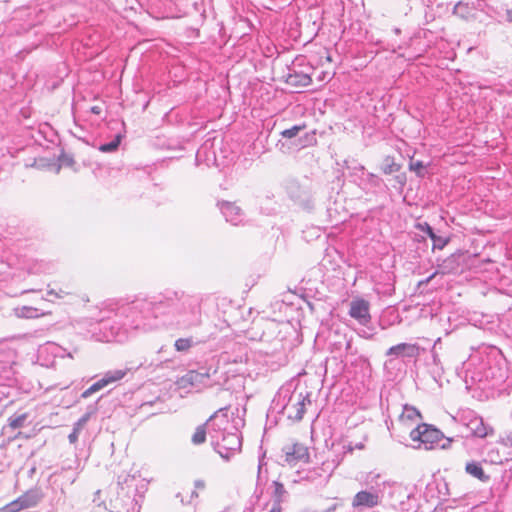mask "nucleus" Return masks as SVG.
I'll use <instances>...</instances> for the list:
<instances>
[{
  "label": "nucleus",
  "mask_w": 512,
  "mask_h": 512,
  "mask_svg": "<svg viewBox=\"0 0 512 512\" xmlns=\"http://www.w3.org/2000/svg\"><path fill=\"white\" fill-rule=\"evenodd\" d=\"M410 438L417 442V448L423 447L426 450L433 449L443 438V434L437 428L422 423L410 432Z\"/></svg>",
  "instance_id": "f257e3e1"
},
{
  "label": "nucleus",
  "mask_w": 512,
  "mask_h": 512,
  "mask_svg": "<svg viewBox=\"0 0 512 512\" xmlns=\"http://www.w3.org/2000/svg\"><path fill=\"white\" fill-rule=\"evenodd\" d=\"M241 448V439L238 433L224 434L221 441L217 442V452L225 459L229 460Z\"/></svg>",
  "instance_id": "f03ea898"
},
{
  "label": "nucleus",
  "mask_w": 512,
  "mask_h": 512,
  "mask_svg": "<svg viewBox=\"0 0 512 512\" xmlns=\"http://www.w3.org/2000/svg\"><path fill=\"white\" fill-rule=\"evenodd\" d=\"M284 462L295 466L298 462H307L309 459L308 448L301 443H293L283 448Z\"/></svg>",
  "instance_id": "7ed1b4c3"
},
{
  "label": "nucleus",
  "mask_w": 512,
  "mask_h": 512,
  "mask_svg": "<svg viewBox=\"0 0 512 512\" xmlns=\"http://www.w3.org/2000/svg\"><path fill=\"white\" fill-rule=\"evenodd\" d=\"M349 315L359 324H368L371 320L369 302L362 298L353 299L350 303Z\"/></svg>",
  "instance_id": "20e7f679"
},
{
  "label": "nucleus",
  "mask_w": 512,
  "mask_h": 512,
  "mask_svg": "<svg viewBox=\"0 0 512 512\" xmlns=\"http://www.w3.org/2000/svg\"><path fill=\"white\" fill-rule=\"evenodd\" d=\"M44 494L41 488L35 487L27 490L25 493L20 495L17 499L13 500L17 504L18 511L30 509L37 506L43 499Z\"/></svg>",
  "instance_id": "39448f33"
},
{
  "label": "nucleus",
  "mask_w": 512,
  "mask_h": 512,
  "mask_svg": "<svg viewBox=\"0 0 512 512\" xmlns=\"http://www.w3.org/2000/svg\"><path fill=\"white\" fill-rule=\"evenodd\" d=\"M306 403L310 404L308 395L300 393L296 397L291 398L290 402L286 406L288 417L296 421L301 420L305 413Z\"/></svg>",
  "instance_id": "423d86ee"
},
{
  "label": "nucleus",
  "mask_w": 512,
  "mask_h": 512,
  "mask_svg": "<svg viewBox=\"0 0 512 512\" xmlns=\"http://www.w3.org/2000/svg\"><path fill=\"white\" fill-rule=\"evenodd\" d=\"M380 502L381 497L379 493L363 490L354 496L352 506L356 509L373 508L379 505Z\"/></svg>",
  "instance_id": "0eeeda50"
},
{
  "label": "nucleus",
  "mask_w": 512,
  "mask_h": 512,
  "mask_svg": "<svg viewBox=\"0 0 512 512\" xmlns=\"http://www.w3.org/2000/svg\"><path fill=\"white\" fill-rule=\"evenodd\" d=\"M210 377L208 372L201 373L198 371L191 370L178 379L177 384L182 389L190 387H199L205 384V380Z\"/></svg>",
  "instance_id": "6e6552de"
},
{
  "label": "nucleus",
  "mask_w": 512,
  "mask_h": 512,
  "mask_svg": "<svg viewBox=\"0 0 512 512\" xmlns=\"http://www.w3.org/2000/svg\"><path fill=\"white\" fill-rule=\"evenodd\" d=\"M467 429L470 433L479 438H485L494 434L493 427L486 425L481 417L472 416L466 423Z\"/></svg>",
  "instance_id": "1a4fd4ad"
},
{
  "label": "nucleus",
  "mask_w": 512,
  "mask_h": 512,
  "mask_svg": "<svg viewBox=\"0 0 512 512\" xmlns=\"http://www.w3.org/2000/svg\"><path fill=\"white\" fill-rule=\"evenodd\" d=\"M219 206L222 214L226 218V221L233 225H238L242 222L243 212L240 207L231 202H221L219 203Z\"/></svg>",
  "instance_id": "9d476101"
},
{
  "label": "nucleus",
  "mask_w": 512,
  "mask_h": 512,
  "mask_svg": "<svg viewBox=\"0 0 512 512\" xmlns=\"http://www.w3.org/2000/svg\"><path fill=\"white\" fill-rule=\"evenodd\" d=\"M418 346L416 344L409 343H400L395 346L390 347L386 355L393 356L395 358L398 357H416L418 355Z\"/></svg>",
  "instance_id": "9b49d317"
},
{
  "label": "nucleus",
  "mask_w": 512,
  "mask_h": 512,
  "mask_svg": "<svg viewBox=\"0 0 512 512\" xmlns=\"http://www.w3.org/2000/svg\"><path fill=\"white\" fill-rule=\"evenodd\" d=\"M465 471L467 474L471 475L474 478H477L482 482H487L489 480V476L485 474L482 466L478 462H468L465 466Z\"/></svg>",
  "instance_id": "f8f14e48"
},
{
  "label": "nucleus",
  "mask_w": 512,
  "mask_h": 512,
  "mask_svg": "<svg viewBox=\"0 0 512 512\" xmlns=\"http://www.w3.org/2000/svg\"><path fill=\"white\" fill-rule=\"evenodd\" d=\"M90 419V413L84 414L73 427L72 432L69 434L68 439L71 444H74L78 440L79 433L84 428L88 420Z\"/></svg>",
  "instance_id": "ddd939ff"
},
{
  "label": "nucleus",
  "mask_w": 512,
  "mask_h": 512,
  "mask_svg": "<svg viewBox=\"0 0 512 512\" xmlns=\"http://www.w3.org/2000/svg\"><path fill=\"white\" fill-rule=\"evenodd\" d=\"M287 82L293 86L306 87L310 85L311 77L307 74L289 75Z\"/></svg>",
  "instance_id": "4468645a"
},
{
  "label": "nucleus",
  "mask_w": 512,
  "mask_h": 512,
  "mask_svg": "<svg viewBox=\"0 0 512 512\" xmlns=\"http://www.w3.org/2000/svg\"><path fill=\"white\" fill-rule=\"evenodd\" d=\"M126 374L127 370L117 369L113 371H108L104 374L102 380L105 381V385L108 386L109 384H112L123 379Z\"/></svg>",
  "instance_id": "2eb2a0df"
},
{
  "label": "nucleus",
  "mask_w": 512,
  "mask_h": 512,
  "mask_svg": "<svg viewBox=\"0 0 512 512\" xmlns=\"http://www.w3.org/2000/svg\"><path fill=\"white\" fill-rule=\"evenodd\" d=\"M200 323V309L197 304L191 307L189 315L182 320V324L185 326H194Z\"/></svg>",
  "instance_id": "dca6fc26"
},
{
  "label": "nucleus",
  "mask_w": 512,
  "mask_h": 512,
  "mask_svg": "<svg viewBox=\"0 0 512 512\" xmlns=\"http://www.w3.org/2000/svg\"><path fill=\"white\" fill-rule=\"evenodd\" d=\"M420 417H421V414L416 408L405 405L403 412L400 415V421L403 423H406L408 421H414Z\"/></svg>",
  "instance_id": "f3484780"
},
{
  "label": "nucleus",
  "mask_w": 512,
  "mask_h": 512,
  "mask_svg": "<svg viewBox=\"0 0 512 512\" xmlns=\"http://www.w3.org/2000/svg\"><path fill=\"white\" fill-rule=\"evenodd\" d=\"M421 229L425 231L428 236L433 240L434 246H437L438 248H443L447 241L442 239L441 237L436 236V234L433 232V229L431 226L427 223H425L423 226H421Z\"/></svg>",
  "instance_id": "a211bd4d"
},
{
  "label": "nucleus",
  "mask_w": 512,
  "mask_h": 512,
  "mask_svg": "<svg viewBox=\"0 0 512 512\" xmlns=\"http://www.w3.org/2000/svg\"><path fill=\"white\" fill-rule=\"evenodd\" d=\"M121 139H122V136L120 134H118L109 143L101 144L99 146V150L104 153L114 152L118 149V147L121 143Z\"/></svg>",
  "instance_id": "6ab92c4d"
},
{
  "label": "nucleus",
  "mask_w": 512,
  "mask_h": 512,
  "mask_svg": "<svg viewBox=\"0 0 512 512\" xmlns=\"http://www.w3.org/2000/svg\"><path fill=\"white\" fill-rule=\"evenodd\" d=\"M273 486H274V498H275L274 504L280 505V503L283 501L284 496L286 494V489H285L284 485L278 481H274Z\"/></svg>",
  "instance_id": "aec40b11"
},
{
  "label": "nucleus",
  "mask_w": 512,
  "mask_h": 512,
  "mask_svg": "<svg viewBox=\"0 0 512 512\" xmlns=\"http://www.w3.org/2000/svg\"><path fill=\"white\" fill-rule=\"evenodd\" d=\"M206 430L204 426H198L192 436V442L195 445H200L205 442Z\"/></svg>",
  "instance_id": "412c9836"
},
{
  "label": "nucleus",
  "mask_w": 512,
  "mask_h": 512,
  "mask_svg": "<svg viewBox=\"0 0 512 512\" xmlns=\"http://www.w3.org/2000/svg\"><path fill=\"white\" fill-rule=\"evenodd\" d=\"M104 387H106L105 385V381L102 380V378L100 380H98L97 382H95L94 384H92L88 389H86L83 393H82V397L83 398H88L89 396H91L93 393L103 389Z\"/></svg>",
  "instance_id": "4be33fe9"
},
{
  "label": "nucleus",
  "mask_w": 512,
  "mask_h": 512,
  "mask_svg": "<svg viewBox=\"0 0 512 512\" xmlns=\"http://www.w3.org/2000/svg\"><path fill=\"white\" fill-rule=\"evenodd\" d=\"M104 387H106L105 385V381L102 380V378L100 380H98L97 382H95L94 384H92L88 389H86L83 393H82V397L83 398H88L89 396H91L93 393L103 389Z\"/></svg>",
  "instance_id": "5701e85b"
},
{
  "label": "nucleus",
  "mask_w": 512,
  "mask_h": 512,
  "mask_svg": "<svg viewBox=\"0 0 512 512\" xmlns=\"http://www.w3.org/2000/svg\"><path fill=\"white\" fill-rule=\"evenodd\" d=\"M175 349L179 352L187 351L192 346V339L191 338H179L175 341Z\"/></svg>",
  "instance_id": "b1692460"
},
{
  "label": "nucleus",
  "mask_w": 512,
  "mask_h": 512,
  "mask_svg": "<svg viewBox=\"0 0 512 512\" xmlns=\"http://www.w3.org/2000/svg\"><path fill=\"white\" fill-rule=\"evenodd\" d=\"M26 419H27L26 413L12 416L9 418V426L13 429L20 428L24 425V422L26 421Z\"/></svg>",
  "instance_id": "393cba45"
},
{
  "label": "nucleus",
  "mask_w": 512,
  "mask_h": 512,
  "mask_svg": "<svg viewBox=\"0 0 512 512\" xmlns=\"http://www.w3.org/2000/svg\"><path fill=\"white\" fill-rule=\"evenodd\" d=\"M305 128V126L301 125H295L289 129H285L281 132V136L283 138L291 139L296 137L300 131H302Z\"/></svg>",
  "instance_id": "a878e982"
},
{
  "label": "nucleus",
  "mask_w": 512,
  "mask_h": 512,
  "mask_svg": "<svg viewBox=\"0 0 512 512\" xmlns=\"http://www.w3.org/2000/svg\"><path fill=\"white\" fill-rule=\"evenodd\" d=\"M487 456L491 463H502L504 460L498 452L494 451V449L488 451Z\"/></svg>",
  "instance_id": "bb28decb"
},
{
  "label": "nucleus",
  "mask_w": 512,
  "mask_h": 512,
  "mask_svg": "<svg viewBox=\"0 0 512 512\" xmlns=\"http://www.w3.org/2000/svg\"><path fill=\"white\" fill-rule=\"evenodd\" d=\"M410 169L415 171L418 175H422V171L424 170V165L421 161H412L410 163Z\"/></svg>",
  "instance_id": "cd10ccee"
},
{
  "label": "nucleus",
  "mask_w": 512,
  "mask_h": 512,
  "mask_svg": "<svg viewBox=\"0 0 512 512\" xmlns=\"http://www.w3.org/2000/svg\"><path fill=\"white\" fill-rule=\"evenodd\" d=\"M0 512H19V511L17 509V504H15L14 501H11L10 503L1 507Z\"/></svg>",
  "instance_id": "c85d7f7f"
},
{
  "label": "nucleus",
  "mask_w": 512,
  "mask_h": 512,
  "mask_svg": "<svg viewBox=\"0 0 512 512\" xmlns=\"http://www.w3.org/2000/svg\"><path fill=\"white\" fill-rule=\"evenodd\" d=\"M499 443L507 447H512V432L508 433L505 437L500 438Z\"/></svg>",
  "instance_id": "c756f323"
},
{
  "label": "nucleus",
  "mask_w": 512,
  "mask_h": 512,
  "mask_svg": "<svg viewBox=\"0 0 512 512\" xmlns=\"http://www.w3.org/2000/svg\"><path fill=\"white\" fill-rule=\"evenodd\" d=\"M195 490H204L205 482L201 479H198L194 482Z\"/></svg>",
  "instance_id": "7c9ffc66"
},
{
  "label": "nucleus",
  "mask_w": 512,
  "mask_h": 512,
  "mask_svg": "<svg viewBox=\"0 0 512 512\" xmlns=\"http://www.w3.org/2000/svg\"><path fill=\"white\" fill-rule=\"evenodd\" d=\"M197 497H198V493H197V490H195V491H193V492L191 493L190 500H189V501H187V503H188V504H191V503L193 502V499H194V498H197Z\"/></svg>",
  "instance_id": "2f4dec72"
},
{
  "label": "nucleus",
  "mask_w": 512,
  "mask_h": 512,
  "mask_svg": "<svg viewBox=\"0 0 512 512\" xmlns=\"http://www.w3.org/2000/svg\"><path fill=\"white\" fill-rule=\"evenodd\" d=\"M281 511H282L281 506L278 504H274L272 509L269 512H281Z\"/></svg>",
  "instance_id": "473e14b6"
},
{
  "label": "nucleus",
  "mask_w": 512,
  "mask_h": 512,
  "mask_svg": "<svg viewBox=\"0 0 512 512\" xmlns=\"http://www.w3.org/2000/svg\"><path fill=\"white\" fill-rule=\"evenodd\" d=\"M48 295H54V296L59 297V298L63 297L62 295H60L59 293L55 292L54 290H49L48 291Z\"/></svg>",
  "instance_id": "72a5a7b5"
},
{
  "label": "nucleus",
  "mask_w": 512,
  "mask_h": 512,
  "mask_svg": "<svg viewBox=\"0 0 512 512\" xmlns=\"http://www.w3.org/2000/svg\"><path fill=\"white\" fill-rule=\"evenodd\" d=\"M222 411V409H220L218 412H216L214 415H212L209 419V421H213L214 419L218 418L219 417V413Z\"/></svg>",
  "instance_id": "f704fd0d"
},
{
  "label": "nucleus",
  "mask_w": 512,
  "mask_h": 512,
  "mask_svg": "<svg viewBox=\"0 0 512 512\" xmlns=\"http://www.w3.org/2000/svg\"><path fill=\"white\" fill-rule=\"evenodd\" d=\"M462 7V4L459 2L458 4L455 5L454 7V13H457L458 9Z\"/></svg>",
  "instance_id": "c9c22d12"
},
{
  "label": "nucleus",
  "mask_w": 512,
  "mask_h": 512,
  "mask_svg": "<svg viewBox=\"0 0 512 512\" xmlns=\"http://www.w3.org/2000/svg\"><path fill=\"white\" fill-rule=\"evenodd\" d=\"M144 305H146V302H145V301H142L141 303L137 304V306H136V307H137V308H139V307H142V306H144Z\"/></svg>",
  "instance_id": "e433bc0d"
},
{
  "label": "nucleus",
  "mask_w": 512,
  "mask_h": 512,
  "mask_svg": "<svg viewBox=\"0 0 512 512\" xmlns=\"http://www.w3.org/2000/svg\"><path fill=\"white\" fill-rule=\"evenodd\" d=\"M92 111H93L94 113H99V110H98V108H97V107H93V108H92Z\"/></svg>",
  "instance_id": "4c0bfd02"
}]
</instances>
